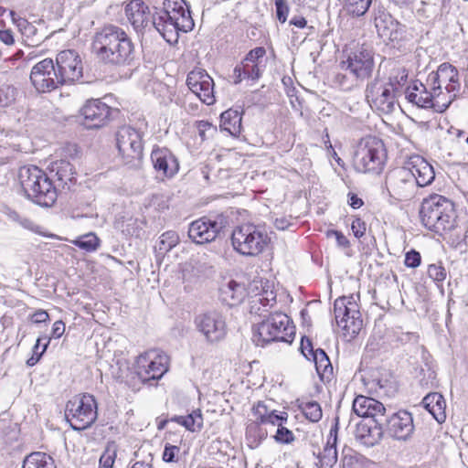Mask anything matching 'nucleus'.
Wrapping results in <instances>:
<instances>
[{"instance_id":"nucleus-1","label":"nucleus","mask_w":468,"mask_h":468,"mask_svg":"<svg viewBox=\"0 0 468 468\" xmlns=\"http://www.w3.org/2000/svg\"><path fill=\"white\" fill-rule=\"evenodd\" d=\"M149 6L143 0H132L125 7L126 16L136 32L154 27L169 43L176 41L178 32H188L194 20L185 0H164L163 7Z\"/></svg>"},{"instance_id":"nucleus-2","label":"nucleus","mask_w":468,"mask_h":468,"mask_svg":"<svg viewBox=\"0 0 468 468\" xmlns=\"http://www.w3.org/2000/svg\"><path fill=\"white\" fill-rule=\"evenodd\" d=\"M91 51L104 65L120 67L133 61L134 46L122 28L108 25L93 35Z\"/></svg>"},{"instance_id":"nucleus-3","label":"nucleus","mask_w":468,"mask_h":468,"mask_svg":"<svg viewBox=\"0 0 468 468\" xmlns=\"http://www.w3.org/2000/svg\"><path fill=\"white\" fill-rule=\"evenodd\" d=\"M258 316L261 320L252 326V341L256 346L263 347L274 342H292L295 331L287 314L282 312L268 313L264 309Z\"/></svg>"},{"instance_id":"nucleus-4","label":"nucleus","mask_w":468,"mask_h":468,"mask_svg":"<svg viewBox=\"0 0 468 468\" xmlns=\"http://www.w3.org/2000/svg\"><path fill=\"white\" fill-rule=\"evenodd\" d=\"M420 217L426 229L439 235H443L455 226L453 203L440 195L431 196L422 201Z\"/></svg>"},{"instance_id":"nucleus-5","label":"nucleus","mask_w":468,"mask_h":468,"mask_svg":"<svg viewBox=\"0 0 468 468\" xmlns=\"http://www.w3.org/2000/svg\"><path fill=\"white\" fill-rule=\"evenodd\" d=\"M18 178L27 198L42 207H50L55 203L57 190L47 174L37 166L21 167Z\"/></svg>"},{"instance_id":"nucleus-6","label":"nucleus","mask_w":468,"mask_h":468,"mask_svg":"<svg viewBox=\"0 0 468 468\" xmlns=\"http://www.w3.org/2000/svg\"><path fill=\"white\" fill-rule=\"evenodd\" d=\"M387 159L385 145L378 137L362 138L356 146L353 156L354 167L360 173L380 174Z\"/></svg>"},{"instance_id":"nucleus-7","label":"nucleus","mask_w":468,"mask_h":468,"mask_svg":"<svg viewBox=\"0 0 468 468\" xmlns=\"http://www.w3.org/2000/svg\"><path fill=\"white\" fill-rule=\"evenodd\" d=\"M271 238L260 226L247 223L237 226L231 234L233 249L239 254L255 257L270 243Z\"/></svg>"},{"instance_id":"nucleus-8","label":"nucleus","mask_w":468,"mask_h":468,"mask_svg":"<svg viewBox=\"0 0 468 468\" xmlns=\"http://www.w3.org/2000/svg\"><path fill=\"white\" fill-rule=\"evenodd\" d=\"M65 417L75 431H83L91 426L98 417L94 396L83 394L74 397L66 405Z\"/></svg>"},{"instance_id":"nucleus-9","label":"nucleus","mask_w":468,"mask_h":468,"mask_svg":"<svg viewBox=\"0 0 468 468\" xmlns=\"http://www.w3.org/2000/svg\"><path fill=\"white\" fill-rule=\"evenodd\" d=\"M116 146L126 165H135L143 157L142 133L131 126H122L116 132Z\"/></svg>"},{"instance_id":"nucleus-10","label":"nucleus","mask_w":468,"mask_h":468,"mask_svg":"<svg viewBox=\"0 0 468 468\" xmlns=\"http://www.w3.org/2000/svg\"><path fill=\"white\" fill-rule=\"evenodd\" d=\"M385 183L390 197L398 201L412 198L417 189L414 174L406 166L388 172Z\"/></svg>"},{"instance_id":"nucleus-11","label":"nucleus","mask_w":468,"mask_h":468,"mask_svg":"<svg viewBox=\"0 0 468 468\" xmlns=\"http://www.w3.org/2000/svg\"><path fill=\"white\" fill-rule=\"evenodd\" d=\"M378 423L383 425L385 432L396 440L406 441L414 431L412 416L406 410L395 412L390 408L386 409Z\"/></svg>"},{"instance_id":"nucleus-12","label":"nucleus","mask_w":468,"mask_h":468,"mask_svg":"<svg viewBox=\"0 0 468 468\" xmlns=\"http://www.w3.org/2000/svg\"><path fill=\"white\" fill-rule=\"evenodd\" d=\"M169 357L159 350L153 349L139 356L137 374L141 380L150 382L160 379L168 370Z\"/></svg>"},{"instance_id":"nucleus-13","label":"nucleus","mask_w":468,"mask_h":468,"mask_svg":"<svg viewBox=\"0 0 468 468\" xmlns=\"http://www.w3.org/2000/svg\"><path fill=\"white\" fill-rule=\"evenodd\" d=\"M195 325L208 343H218L227 335L224 316L218 311H208L195 317Z\"/></svg>"},{"instance_id":"nucleus-14","label":"nucleus","mask_w":468,"mask_h":468,"mask_svg":"<svg viewBox=\"0 0 468 468\" xmlns=\"http://www.w3.org/2000/svg\"><path fill=\"white\" fill-rule=\"evenodd\" d=\"M366 99L370 107L382 113H390L395 107V95L392 81L382 83L375 80L367 86Z\"/></svg>"},{"instance_id":"nucleus-15","label":"nucleus","mask_w":468,"mask_h":468,"mask_svg":"<svg viewBox=\"0 0 468 468\" xmlns=\"http://www.w3.org/2000/svg\"><path fill=\"white\" fill-rule=\"evenodd\" d=\"M53 59L45 58L31 69L30 80L38 92H49L63 85Z\"/></svg>"},{"instance_id":"nucleus-16","label":"nucleus","mask_w":468,"mask_h":468,"mask_svg":"<svg viewBox=\"0 0 468 468\" xmlns=\"http://www.w3.org/2000/svg\"><path fill=\"white\" fill-rule=\"evenodd\" d=\"M225 226L226 219L222 216L215 219L203 217L189 225L188 237L197 244L208 243L216 239Z\"/></svg>"},{"instance_id":"nucleus-17","label":"nucleus","mask_w":468,"mask_h":468,"mask_svg":"<svg viewBox=\"0 0 468 468\" xmlns=\"http://www.w3.org/2000/svg\"><path fill=\"white\" fill-rule=\"evenodd\" d=\"M342 64L356 79L361 80L368 79L375 67L372 50L364 45L357 47L350 52L347 59Z\"/></svg>"},{"instance_id":"nucleus-18","label":"nucleus","mask_w":468,"mask_h":468,"mask_svg":"<svg viewBox=\"0 0 468 468\" xmlns=\"http://www.w3.org/2000/svg\"><path fill=\"white\" fill-rule=\"evenodd\" d=\"M55 66L63 85L73 83L82 77L81 58L74 50L60 51L56 57Z\"/></svg>"},{"instance_id":"nucleus-19","label":"nucleus","mask_w":468,"mask_h":468,"mask_svg":"<svg viewBox=\"0 0 468 468\" xmlns=\"http://www.w3.org/2000/svg\"><path fill=\"white\" fill-rule=\"evenodd\" d=\"M405 96L408 101L420 108H431L437 112H443L449 108L452 101L456 97V94H454L452 97L450 96L447 101L435 102L432 101V95L429 93L427 87L420 81H415L406 90Z\"/></svg>"},{"instance_id":"nucleus-20","label":"nucleus","mask_w":468,"mask_h":468,"mask_svg":"<svg viewBox=\"0 0 468 468\" xmlns=\"http://www.w3.org/2000/svg\"><path fill=\"white\" fill-rule=\"evenodd\" d=\"M266 54L263 47H257L251 49L243 60L238 64L233 70L234 83L239 84L243 80H257L261 76L259 67V60Z\"/></svg>"},{"instance_id":"nucleus-21","label":"nucleus","mask_w":468,"mask_h":468,"mask_svg":"<svg viewBox=\"0 0 468 468\" xmlns=\"http://www.w3.org/2000/svg\"><path fill=\"white\" fill-rule=\"evenodd\" d=\"M186 85L199 100L207 105L215 102L213 79L201 69H194L187 74Z\"/></svg>"},{"instance_id":"nucleus-22","label":"nucleus","mask_w":468,"mask_h":468,"mask_svg":"<svg viewBox=\"0 0 468 468\" xmlns=\"http://www.w3.org/2000/svg\"><path fill=\"white\" fill-rule=\"evenodd\" d=\"M112 108L100 99H91L80 109L83 116V124L88 129L100 128L107 123L110 119Z\"/></svg>"},{"instance_id":"nucleus-23","label":"nucleus","mask_w":468,"mask_h":468,"mask_svg":"<svg viewBox=\"0 0 468 468\" xmlns=\"http://www.w3.org/2000/svg\"><path fill=\"white\" fill-rule=\"evenodd\" d=\"M428 82L431 84L444 85L450 96H453L460 90L459 73L455 67L449 63H442L436 72H431L428 77Z\"/></svg>"},{"instance_id":"nucleus-24","label":"nucleus","mask_w":468,"mask_h":468,"mask_svg":"<svg viewBox=\"0 0 468 468\" xmlns=\"http://www.w3.org/2000/svg\"><path fill=\"white\" fill-rule=\"evenodd\" d=\"M375 26L378 35L390 41L399 39L404 33V26L381 8L375 13Z\"/></svg>"},{"instance_id":"nucleus-25","label":"nucleus","mask_w":468,"mask_h":468,"mask_svg":"<svg viewBox=\"0 0 468 468\" xmlns=\"http://www.w3.org/2000/svg\"><path fill=\"white\" fill-rule=\"evenodd\" d=\"M352 410L363 420H370L378 421L380 416L386 413V408L380 401L363 395L356 396L353 401Z\"/></svg>"},{"instance_id":"nucleus-26","label":"nucleus","mask_w":468,"mask_h":468,"mask_svg":"<svg viewBox=\"0 0 468 468\" xmlns=\"http://www.w3.org/2000/svg\"><path fill=\"white\" fill-rule=\"evenodd\" d=\"M151 160L154 168L164 176L172 177L178 172L179 164L176 157L165 147L154 149Z\"/></svg>"},{"instance_id":"nucleus-27","label":"nucleus","mask_w":468,"mask_h":468,"mask_svg":"<svg viewBox=\"0 0 468 468\" xmlns=\"http://www.w3.org/2000/svg\"><path fill=\"white\" fill-rule=\"evenodd\" d=\"M384 432V426L370 419L356 424V438L364 445L371 447L381 441Z\"/></svg>"},{"instance_id":"nucleus-28","label":"nucleus","mask_w":468,"mask_h":468,"mask_svg":"<svg viewBox=\"0 0 468 468\" xmlns=\"http://www.w3.org/2000/svg\"><path fill=\"white\" fill-rule=\"evenodd\" d=\"M406 167L414 174L416 187L426 186L435 178L433 167L422 157H412Z\"/></svg>"},{"instance_id":"nucleus-29","label":"nucleus","mask_w":468,"mask_h":468,"mask_svg":"<svg viewBox=\"0 0 468 468\" xmlns=\"http://www.w3.org/2000/svg\"><path fill=\"white\" fill-rule=\"evenodd\" d=\"M243 111L239 108H230L220 115V127L232 136H239L241 133V121Z\"/></svg>"},{"instance_id":"nucleus-30","label":"nucleus","mask_w":468,"mask_h":468,"mask_svg":"<svg viewBox=\"0 0 468 468\" xmlns=\"http://www.w3.org/2000/svg\"><path fill=\"white\" fill-rule=\"evenodd\" d=\"M424 408L439 422L442 423L446 420L445 408L446 403L443 396L438 392L426 395L422 399Z\"/></svg>"},{"instance_id":"nucleus-31","label":"nucleus","mask_w":468,"mask_h":468,"mask_svg":"<svg viewBox=\"0 0 468 468\" xmlns=\"http://www.w3.org/2000/svg\"><path fill=\"white\" fill-rule=\"evenodd\" d=\"M353 296L339 297L334 303L335 319L338 326L343 329V324L347 323L353 313L351 310H358L357 305L352 303Z\"/></svg>"},{"instance_id":"nucleus-32","label":"nucleus","mask_w":468,"mask_h":468,"mask_svg":"<svg viewBox=\"0 0 468 468\" xmlns=\"http://www.w3.org/2000/svg\"><path fill=\"white\" fill-rule=\"evenodd\" d=\"M318 468H332L337 462L336 451V434L333 435V430L330 431V436L326 445L324 447L322 452L317 455Z\"/></svg>"},{"instance_id":"nucleus-33","label":"nucleus","mask_w":468,"mask_h":468,"mask_svg":"<svg viewBox=\"0 0 468 468\" xmlns=\"http://www.w3.org/2000/svg\"><path fill=\"white\" fill-rule=\"evenodd\" d=\"M50 171L55 173L57 180L63 186L75 181V168L67 160L61 159L52 163Z\"/></svg>"},{"instance_id":"nucleus-34","label":"nucleus","mask_w":468,"mask_h":468,"mask_svg":"<svg viewBox=\"0 0 468 468\" xmlns=\"http://www.w3.org/2000/svg\"><path fill=\"white\" fill-rule=\"evenodd\" d=\"M224 300L229 305L240 303L246 297V289L243 284L235 281H229L226 286L221 289Z\"/></svg>"},{"instance_id":"nucleus-35","label":"nucleus","mask_w":468,"mask_h":468,"mask_svg":"<svg viewBox=\"0 0 468 468\" xmlns=\"http://www.w3.org/2000/svg\"><path fill=\"white\" fill-rule=\"evenodd\" d=\"M22 468H56L54 459L43 452H34L26 456Z\"/></svg>"},{"instance_id":"nucleus-36","label":"nucleus","mask_w":468,"mask_h":468,"mask_svg":"<svg viewBox=\"0 0 468 468\" xmlns=\"http://www.w3.org/2000/svg\"><path fill=\"white\" fill-rule=\"evenodd\" d=\"M171 420L192 432L199 431L203 427V416L200 410H193L186 416H174Z\"/></svg>"},{"instance_id":"nucleus-37","label":"nucleus","mask_w":468,"mask_h":468,"mask_svg":"<svg viewBox=\"0 0 468 468\" xmlns=\"http://www.w3.org/2000/svg\"><path fill=\"white\" fill-rule=\"evenodd\" d=\"M313 360L314 362L317 374L320 376L321 378H329L332 376V364L330 362L328 356L323 349H315V353L313 354Z\"/></svg>"},{"instance_id":"nucleus-38","label":"nucleus","mask_w":468,"mask_h":468,"mask_svg":"<svg viewBox=\"0 0 468 468\" xmlns=\"http://www.w3.org/2000/svg\"><path fill=\"white\" fill-rule=\"evenodd\" d=\"M352 315L347 323L343 324L344 335L349 338L356 336L363 327V320L358 310H351Z\"/></svg>"},{"instance_id":"nucleus-39","label":"nucleus","mask_w":468,"mask_h":468,"mask_svg":"<svg viewBox=\"0 0 468 468\" xmlns=\"http://www.w3.org/2000/svg\"><path fill=\"white\" fill-rule=\"evenodd\" d=\"M179 242V236L174 230H168L161 235L156 250L159 254H165Z\"/></svg>"},{"instance_id":"nucleus-40","label":"nucleus","mask_w":468,"mask_h":468,"mask_svg":"<svg viewBox=\"0 0 468 468\" xmlns=\"http://www.w3.org/2000/svg\"><path fill=\"white\" fill-rule=\"evenodd\" d=\"M299 409L305 418L312 422H317L322 418V409L320 404L316 401H302L299 405Z\"/></svg>"},{"instance_id":"nucleus-41","label":"nucleus","mask_w":468,"mask_h":468,"mask_svg":"<svg viewBox=\"0 0 468 468\" xmlns=\"http://www.w3.org/2000/svg\"><path fill=\"white\" fill-rule=\"evenodd\" d=\"M118 446L114 441L107 443L99 461V468H112L117 457Z\"/></svg>"},{"instance_id":"nucleus-42","label":"nucleus","mask_w":468,"mask_h":468,"mask_svg":"<svg viewBox=\"0 0 468 468\" xmlns=\"http://www.w3.org/2000/svg\"><path fill=\"white\" fill-rule=\"evenodd\" d=\"M373 0H345L346 11L354 16H364L369 9Z\"/></svg>"},{"instance_id":"nucleus-43","label":"nucleus","mask_w":468,"mask_h":468,"mask_svg":"<svg viewBox=\"0 0 468 468\" xmlns=\"http://www.w3.org/2000/svg\"><path fill=\"white\" fill-rule=\"evenodd\" d=\"M73 244L81 250L91 252L97 250L100 245V239L94 233H88L78 238Z\"/></svg>"},{"instance_id":"nucleus-44","label":"nucleus","mask_w":468,"mask_h":468,"mask_svg":"<svg viewBox=\"0 0 468 468\" xmlns=\"http://www.w3.org/2000/svg\"><path fill=\"white\" fill-rule=\"evenodd\" d=\"M16 90L10 85L0 87V107H7L16 101Z\"/></svg>"},{"instance_id":"nucleus-45","label":"nucleus","mask_w":468,"mask_h":468,"mask_svg":"<svg viewBox=\"0 0 468 468\" xmlns=\"http://www.w3.org/2000/svg\"><path fill=\"white\" fill-rule=\"evenodd\" d=\"M180 448L176 445L166 443L163 452V461L165 463H176L178 461V453Z\"/></svg>"},{"instance_id":"nucleus-46","label":"nucleus","mask_w":468,"mask_h":468,"mask_svg":"<svg viewBox=\"0 0 468 468\" xmlns=\"http://www.w3.org/2000/svg\"><path fill=\"white\" fill-rule=\"evenodd\" d=\"M274 439L279 443H291L295 438L292 431L281 425L277 429Z\"/></svg>"},{"instance_id":"nucleus-47","label":"nucleus","mask_w":468,"mask_h":468,"mask_svg":"<svg viewBox=\"0 0 468 468\" xmlns=\"http://www.w3.org/2000/svg\"><path fill=\"white\" fill-rule=\"evenodd\" d=\"M428 275L433 281L440 282L446 278V270L441 265L431 264L428 267Z\"/></svg>"},{"instance_id":"nucleus-48","label":"nucleus","mask_w":468,"mask_h":468,"mask_svg":"<svg viewBox=\"0 0 468 468\" xmlns=\"http://www.w3.org/2000/svg\"><path fill=\"white\" fill-rule=\"evenodd\" d=\"M276 16L281 23H285L289 14V5L286 0H275Z\"/></svg>"},{"instance_id":"nucleus-49","label":"nucleus","mask_w":468,"mask_h":468,"mask_svg":"<svg viewBox=\"0 0 468 468\" xmlns=\"http://www.w3.org/2000/svg\"><path fill=\"white\" fill-rule=\"evenodd\" d=\"M288 419V414L286 412H282V414H276L274 410H271L268 413L266 419L262 420V423H271L272 425H277L280 427L286 422Z\"/></svg>"},{"instance_id":"nucleus-50","label":"nucleus","mask_w":468,"mask_h":468,"mask_svg":"<svg viewBox=\"0 0 468 468\" xmlns=\"http://www.w3.org/2000/svg\"><path fill=\"white\" fill-rule=\"evenodd\" d=\"M421 257L420 252L415 250L408 251L405 255V265L409 268H416L420 264Z\"/></svg>"},{"instance_id":"nucleus-51","label":"nucleus","mask_w":468,"mask_h":468,"mask_svg":"<svg viewBox=\"0 0 468 468\" xmlns=\"http://www.w3.org/2000/svg\"><path fill=\"white\" fill-rule=\"evenodd\" d=\"M271 301L276 303L275 296H272ZM260 305H262L263 307L271 305L270 299L268 297H264V296H259L256 299H254L251 302L250 313L251 314H260L259 313L261 311Z\"/></svg>"},{"instance_id":"nucleus-52","label":"nucleus","mask_w":468,"mask_h":468,"mask_svg":"<svg viewBox=\"0 0 468 468\" xmlns=\"http://www.w3.org/2000/svg\"><path fill=\"white\" fill-rule=\"evenodd\" d=\"M352 451L349 449L347 452H343V456L341 459V466L342 468H356L357 464V458L354 455Z\"/></svg>"},{"instance_id":"nucleus-53","label":"nucleus","mask_w":468,"mask_h":468,"mask_svg":"<svg viewBox=\"0 0 468 468\" xmlns=\"http://www.w3.org/2000/svg\"><path fill=\"white\" fill-rule=\"evenodd\" d=\"M352 231L356 238H361L366 232V223L360 218H356L351 224Z\"/></svg>"},{"instance_id":"nucleus-54","label":"nucleus","mask_w":468,"mask_h":468,"mask_svg":"<svg viewBox=\"0 0 468 468\" xmlns=\"http://www.w3.org/2000/svg\"><path fill=\"white\" fill-rule=\"evenodd\" d=\"M197 128L198 131V135L200 136L202 141L206 140L207 132H216V127H214L207 121L197 122Z\"/></svg>"},{"instance_id":"nucleus-55","label":"nucleus","mask_w":468,"mask_h":468,"mask_svg":"<svg viewBox=\"0 0 468 468\" xmlns=\"http://www.w3.org/2000/svg\"><path fill=\"white\" fill-rule=\"evenodd\" d=\"M268 409L263 402L259 401L256 406L253 407V414L256 418V420L262 423V420L266 419L268 413Z\"/></svg>"},{"instance_id":"nucleus-56","label":"nucleus","mask_w":468,"mask_h":468,"mask_svg":"<svg viewBox=\"0 0 468 468\" xmlns=\"http://www.w3.org/2000/svg\"><path fill=\"white\" fill-rule=\"evenodd\" d=\"M301 351L303 355L309 359V356H313V354L315 353L314 350L312 341L307 337H303L301 341Z\"/></svg>"},{"instance_id":"nucleus-57","label":"nucleus","mask_w":468,"mask_h":468,"mask_svg":"<svg viewBox=\"0 0 468 468\" xmlns=\"http://www.w3.org/2000/svg\"><path fill=\"white\" fill-rule=\"evenodd\" d=\"M18 26L21 27L22 34L25 35L27 37L36 36L37 30L36 27L29 23L28 21L23 20L18 24Z\"/></svg>"},{"instance_id":"nucleus-58","label":"nucleus","mask_w":468,"mask_h":468,"mask_svg":"<svg viewBox=\"0 0 468 468\" xmlns=\"http://www.w3.org/2000/svg\"><path fill=\"white\" fill-rule=\"evenodd\" d=\"M292 220V218H287L285 217H282L275 219L274 226L279 230L289 229L290 227L293 225Z\"/></svg>"},{"instance_id":"nucleus-59","label":"nucleus","mask_w":468,"mask_h":468,"mask_svg":"<svg viewBox=\"0 0 468 468\" xmlns=\"http://www.w3.org/2000/svg\"><path fill=\"white\" fill-rule=\"evenodd\" d=\"M65 332V324L61 321H56L52 326L51 336L48 338H59Z\"/></svg>"},{"instance_id":"nucleus-60","label":"nucleus","mask_w":468,"mask_h":468,"mask_svg":"<svg viewBox=\"0 0 468 468\" xmlns=\"http://www.w3.org/2000/svg\"><path fill=\"white\" fill-rule=\"evenodd\" d=\"M11 423L9 421H6L5 420H0V435L3 437V439H5L6 441H12L16 439V430L14 429L12 431L14 432V435L10 436L8 432H5V430L7 428H10Z\"/></svg>"},{"instance_id":"nucleus-61","label":"nucleus","mask_w":468,"mask_h":468,"mask_svg":"<svg viewBox=\"0 0 468 468\" xmlns=\"http://www.w3.org/2000/svg\"><path fill=\"white\" fill-rule=\"evenodd\" d=\"M45 339H46V343L43 344L42 346V350L40 351V355H36L35 356H31V357H29L27 360V365L28 367H33L35 366L41 358V356H43V354L46 352L48 345H49V338L48 336H45Z\"/></svg>"},{"instance_id":"nucleus-62","label":"nucleus","mask_w":468,"mask_h":468,"mask_svg":"<svg viewBox=\"0 0 468 468\" xmlns=\"http://www.w3.org/2000/svg\"><path fill=\"white\" fill-rule=\"evenodd\" d=\"M329 234L335 235L338 246L343 248H347L349 246V240L342 232L338 230H331L329 231Z\"/></svg>"},{"instance_id":"nucleus-63","label":"nucleus","mask_w":468,"mask_h":468,"mask_svg":"<svg viewBox=\"0 0 468 468\" xmlns=\"http://www.w3.org/2000/svg\"><path fill=\"white\" fill-rule=\"evenodd\" d=\"M48 314L44 310H38L35 312L32 315V321L35 324L45 323L48 320Z\"/></svg>"},{"instance_id":"nucleus-64","label":"nucleus","mask_w":468,"mask_h":468,"mask_svg":"<svg viewBox=\"0 0 468 468\" xmlns=\"http://www.w3.org/2000/svg\"><path fill=\"white\" fill-rule=\"evenodd\" d=\"M153 456L149 454L148 458L144 461L135 462L132 468H153Z\"/></svg>"}]
</instances>
